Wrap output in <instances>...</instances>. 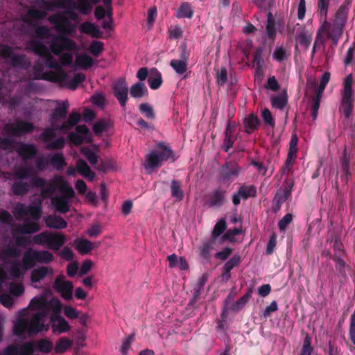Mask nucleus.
<instances>
[{
  "mask_svg": "<svg viewBox=\"0 0 355 355\" xmlns=\"http://www.w3.org/2000/svg\"><path fill=\"white\" fill-rule=\"evenodd\" d=\"M48 21L54 26L58 32L53 41H50L52 53L59 56L64 66H71L73 63V53L77 50L76 43L69 37L73 36L77 31L76 24L73 23L66 15L58 12L48 17Z\"/></svg>",
  "mask_w": 355,
  "mask_h": 355,
  "instance_id": "obj_1",
  "label": "nucleus"
},
{
  "mask_svg": "<svg viewBox=\"0 0 355 355\" xmlns=\"http://www.w3.org/2000/svg\"><path fill=\"white\" fill-rule=\"evenodd\" d=\"M66 241L67 236L59 232L44 231L34 235L32 239L30 236H18L15 239V245L9 243L0 250V260L3 263H8L9 259L19 258L21 255V250L19 248H26L32 243L44 245L48 249L56 252Z\"/></svg>",
  "mask_w": 355,
  "mask_h": 355,
  "instance_id": "obj_2",
  "label": "nucleus"
},
{
  "mask_svg": "<svg viewBox=\"0 0 355 355\" xmlns=\"http://www.w3.org/2000/svg\"><path fill=\"white\" fill-rule=\"evenodd\" d=\"M81 116L76 111H73L69 116L67 120L60 125L55 128H46L40 135L39 139L45 144L47 150H62L65 145L66 141L63 137H56L55 130H58L62 132H67L71 130L80 121Z\"/></svg>",
  "mask_w": 355,
  "mask_h": 355,
  "instance_id": "obj_3",
  "label": "nucleus"
},
{
  "mask_svg": "<svg viewBox=\"0 0 355 355\" xmlns=\"http://www.w3.org/2000/svg\"><path fill=\"white\" fill-rule=\"evenodd\" d=\"M41 5L48 11H53L56 8L76 9L83 15H88L92 9V6L87 0H41Z\"/></svg>",
  "mask_w": 355,
  "mask_h": 355,
  "instance_id": "obj_4",
  "label": "nucleus"
},
{
  "mask_svg": "<svg viewBox=\"0 0 355 355\" xmlns=\"http://www.w3.org/2000/svg\"><path fill=\"white\" fill-rule=\"evenodd\" d=\"M353 76H347L343 82V89L341 92V100L339 110L343 112L345 119L343 123L352 121L351 116L354 111V92L352 89Z\"/></svg>",
  "mask_w": 355,
  "mask_h": 355,
  "instance_id": "obj_5",
  "label": "nucleus"
},
{
  "mask_svg": "<svg viewBox=\"0 0 355 355\" xmlns=\"http://www.w3.org/2000/svg\"><path fill=\"white\" fill-rule=\"evenodd\" d=\"M157 152H152L148 154L146 157L145 168L153 169L159 168L164 162L168 159H172L173 162L175 160L174 153L173 150L166 145L164 142H159L157 144Z\"/></svg>",
  "mask_w": 355,
  "mask_h": 355,
  "instance_id": "obj_6",
  "label": "nucleus"
},
{
  "mask_svg": "<svg viewBox=\"0 0 355 355\" xmlns=\"http://www.w3.org/2000/svg\"><path fill=\"white\" fill-rule=\"evenodd\" d=\"M28 49L32 51L35 55L44 58V64L46 67L53 69H62L61 65H63L61 61H58L53 55L52 51L49 46H47L43 42L38 40H31L28 43Z\"/></svg>",
  "mask_w": 355,
  "mask_h": 355,
  "instance_id": "obj_7",
  "label": "nucleus"
},
{
  "mask_svg": "<svg viewBox=\"0 0 355 355\" xmlns=\"http://www.w3.org/2000/svg\"><path fill=\"white\" fill-rule=\"evenodd\" d=\"M33 130L34 125L32 123L17 119L15 123L6 124L3 132L10 137V136L20 137L26 134L32 132Z\"/></svg>",
  "mask_w": 355,
  "mask_h": 355,
  "instance_id": "obj_8",
  "label": "nucleus"
},
{
  "mask_svg": "<svg viewBox=\"0 0 355 355\" xmlns=\"http://www.w3.org/2000/svg\"><path fill=\"white\" fill-rule=\"evenodd\" d=\"M12 213L17 220H21L28 215L35 220H39L42 210L40 206L28 205L26 207L23 203L18 202L14 207Z\"/></svg>",
  "mask_w": 355,
  "mask_h": 355,
  "instance_id": "obj_9",
  "label": "nucleus"
},
{
  "mask_svg": "<svg viewBox=\"0 0 355 355\" xmlns=\"http://www.w3.org/2000/svg\"><path fill=\"white\" fill-rule=\"evenodd\" d=\"M284 27V19H277L276 21L272 13L269 12L267 14V24L266 26V37L268 40L273 44L277 37V30L282 32V29Z\"/></svg>",
  "mask_w": 355,
  "mask_h": 355,
  "instance_id": "obj_10",
  "label": "nucleus"
},
{
  "mask_svg": "<svg viewBox=\"0 0 355 355\" xmlns=\"http://www.w3.org/2000/svg\"><path fill=\"white\" fill-rule=\"evenodd\" d=\"M241 167L235 161L226 162L220 169V178L224 182H232L238 178Z\"/></svg>",
  "mask_w": 355,
  "mask_h": 355,
  "instance_id": "obj_11",
  "label": "nucleus"
},
{
  "mask_svg": "<svg viewBox=\"0 0 355 355\" xmlns=\"http://www.w3.org/2000/svg\"><path fill=\"white\" fill-rule=\"evenodd\" d=\"M114 96L121 107H125L128 99V86L125 78H120L112 85Z\"/></svg>",
  "mask_w": 355,
  "mask_h": 355,
  "instance_id": "obj_12",
  "label": "nucleus"
},
{
  "mask_svg": "<svg viewBox=\"0 0 355 355\" xmlns=\"http://www.w3.org/2000/svg\"><path fill=\"white\" fill-rule=\"evenodd\" d=\"M35 344L28 341L21 345L11 344L8 345L2 352V355H33L35 350Z\"/></svg>",
  "mask_w": 355,
  "mask_h": 355,
  "instance_id": "obj_13",
  "label": "nucleus"
},
{
  "mask_svg": "<svg viewBox=\"0 0 355 355\" xmlns=\"http://www.w3.org/2000/svg\"><path fill=\"white\" fill-rule=\"evenodd\" d=\"M257 196V189L254 185H241L236 192L232 195V203L234 206H238L241 203V200H246L249 198H254Z\"/></svg>",
  "mask_w": 355,
  "mask_h": 355,
  "instance_id": "obj_14",
  "label": "nucleus"
},
{
  "mask_svg": "<svg viewBox=\"0 0 355 355\" xmlns=\"http://www.w3.org/2000/svg\"><path fill=\"white\" fill-rule=\"evenodd\" d=\"M54 288L60 293L61 297L65 300L72 298L73 286L69 281H65L62 276H58L54 282Z\"/></svg>",
  "mask_w": 355,
  "mask_h": 355,
  "instance_id": "obj_15",
  "label": "nucleus"
},
{
  "mask_svg": "<svg viewBox=\"0 0 355 355\" xmlns=\"http://www.w3.org/2000/svg\"><path fill=\"white\" fill-rule=\"evenodd\" d=\"M16 152L22 160L28 161L36 157L38 148L34 144L19 142L17 144Z\"/></svg>",
  "mask_w": 355,
  "mask_h": 355,
  "instance_id": "obj_16",
  "label": "nucleus"
},
{
  "mask_svg": "<svg viewBox=\"0 0 355 355\" xmlns=\"http://www.w3.org/2000/svg\"><path fill=\"white\" fill-rule=\"evenodd\" d=\"M227 192L222 189H216L210 192L205 201L209 207H221L226 202Z\"/></svg>",
  "mask_w": 355,
  "mask_h": 355,
  "instance_id": "obj_17",
  "label": "nucleus"
},
{
  "mask_svg": "<svg viewBox=\"0 0 355 355\" xmlns=\"http://www.w3.org/2000/svg\"><path fill=\"white\" fill-rule=\"evenodd\" d=\"M58 72L49 71L44 72L40 76L35 77V80H44L52 83H62L67 80V75L63 69H57Z\"/></svg>",
  "mask_w": 355,
  "mask_h": 355,
  "instance_id": "obj_18",
  "label": "nucleus"
},
{
  "mask_svg": "<svg viewBox=\"0 0 355 355\" xmlns=\"http://www.w3.org/2000/svg\"><path fill=\"white\" fill-rule=\"evenodd\" d=\"M44 317V313L38 312L35 313L30 320H28V331L30 334H37L43 330L44 324L42 320Z\"/></svg>",
  "mask_w": 355,
  "mask_h": 355,
  "instance_id": "obj_19",
  "label": "nucleus"
},
{
  "mask_svg": "<svg viewBox=\"0 0 355 355\" xmlns=\"http://www.w3.org/2000/svg\"><path fill=\"white\" fill-rule=\"evenodd\" d=\"M101 243H95L93 244L90 241L85 239L77 238L73 241V245L76 250L80 254H89L94 248H98Z\"/></svg>",
  "mask_w": 355,
  "mask_h": 355,
  "instance_id": "obj_20",
  "label": "nucleus"
},
{
  "mask_svg": "<svg viewBox=\"0 0 355 355\" xmlns=\"http://www.w3.org/2000/svg\"><path fill=\"white\" fill-rule=\"evenodd\" d=\"M64 178L62 176L55 175L49 180L46 186H45L41 191V194L44 198H46L50 195H53L56 189H60L63 182Z\"/></svg>",
  "mask_w": 355,
  "mask_h": 355,
  "instance_id": "obj_21",
  "label": "nucleus"
},
{
  "mask_svg": "<svg viewBox=\"0 0 355 355\" xmlns=\"http://www.w3.org/2000/svg\"><path fill=\"white\" fill-rule=\"evenodd\" d=\"M261 124V121L258 116L254 113H251L246 116L243 119L244 131L247 134H251L258 130Z\"/></svg>",
  "mask_w": 355,
  "mask_h": 355,
  "instance_id": "obj_22",
  "label": "nucleus"
},
{
  "mask_svg": "<svg viewBox=\"0 0 355 355\" xmlns=\"http://www.w3.org/2000/svg\"><path fill=\"white\" fill-rule=\"evenodd\" d=\"M37 263V250L31 248L27 250L21 259L22 267L25 270L34 268Z\"/></svg>",
  "mask_w": 355,
  "mask_h": 355,
  "instance_id": "obj_23",
  "label": "nucleus"
},
{
  "mask_svg": "<svg viewBox=\"0 0 355 355\" xmlns=\"http://www.w3.org/2000/svg\"><path fill=\"white\" fill-rule=\"evenodd\" d=\"M46 225L49 228L62 230L67 227V223L65 220L57 215H49L44 218Z\"/></svg>",
  "mask_w": 355,
  "mask_h": 355,
  "instance_id": "obj_24",
  "label": "nucleus"
},
{
  "mask_svg": "<svg viewBox=\"0 0 355 355\" xmlns=\"http://www.w3.org/2000/svg\"><path fill=\"white\" fill-rule=\"evenodd\" d=\"M76 167L77 171L84 178L90 181L94 179L96 173L90 168L85 160L78 159L76 161Z\"/></svg>",
  "mask_w": 355,
  "mask_h": 355,
  "instance_id": "obj_25",
  "label": "nucleus"
},
{
  "mask_svg": "<svg viewBox=\"0 0 355 355\" xmlns=\"http://www.w3.org/2000/svg\"><path fill=\"white\" fill-rule=\"evenodd\" d=\"M52 273L53 269L51 268L42 266L31 271V280L33 283H37L46 277L49 274Z\"/></svg>",
  "mask_w": 355,
  "mask_h": 355,
  "instance_id": "obj_26",
  "label": "nucleus"
},
{
  "mask_svg": "<svg viewBox=\"0 0 355 355\" xmlns=\"http://www.w3.org/2000/svg\"><path fill=\"white\" fill-rule=\"evenodd\" d=\"M215 242L216 241L211 238L202 241V244L198 248L199 256L202 259L208 260L211 257V252L214 249Z\"/></svg>",
  "mask_w": 355,
  "mask_h": 355,
  "instance_id": "obj_27",
  "label": "nucleus"
},
{
  "mask_svg": "<svg viewBox=\"0 0 355 355\" xmlns=\"http://www.w3.org/2000/svg\"><path fill=\"white\" fill-rule=\"evenodd\" d=\"M130 94L135 98H141L148 96V90L142 82H137L130 87Z\"/></svg>",
  "mask_w": 355,
  "mask_h": 355,
  "instance_id": "obj_28",
  "label": "nucleus"
},
{
  "mask_svg": "<svg viewBox=\"0 0 355 355\" xmlns=\"http://www.w3.org/2000/svg\"><path fill=\"white\" fill-rule=\"evenodd\" d=\"M148 84L152 89H159L162 84V73L155 68L150 69V76L148 78Z\"/></svg>",
  "mask_w": 355,
  "mask_h": 355,
  "instance_id": "obj_29",
  "label": "nucleus"
},
{
  "mask_svg": "<svg viewBox=\"0 0 355 355\" xmlns=\"http://www.w3.org/2000/svg\"><path fill=\"white\" fill-rule=\"evenodd\" d=\"M35 174V169L31 166H21L14 171L15 178L19 180L31 178Z\"/></svg>",
  "mask_w": 355,
  "mask_h": 355,
  "instance_id": "obj_30",
  "label": "nucleus"
},
{
  "mask_svg": "<svg viewBox=\"0 0 355 355\" xmlns=\"http://www.w3.org/2000/svg\"><path fill=\"white\" fill-rule=\"evenodd\" d=\"M52 205L55 210L60 214H66L69 211L70 205L69 200L64 197L55 196L51 200Z\"/></svg>",
  "mask_w": 355,
  "mask_h": 355,
  "instance_id": "obj_31",
  "label": "nucleus"
},
{
  "mask_svg": "<svg viewBox=\"0 0 355 355\" xmlns=\"http://www.w3.org/2000/svg\"><path fill=\"white\" fill-rule=\"evenodd\" d=\"M171 197L175 198V200L180 202L184 197L182 189V183L178 180H172L171 182Z\"/></svg>",
  "mask_w": 355,
  "mask_h": 355,
  "instance_id": "obj_32",
  "label": "nucleus"
},
{
  "mask_svg": "<svg viewBox=\"0 0 355 355\" xmlns=\"http://www.w3.org/2000/svg\"><path fill=\"white\" fill-rule=\"evenodd\" d=\"M80 31L82 33L89 34L94 38H100L102 34L96 25L89 21L84 22L80 25Z\"/></svg>",
  "mask_w": 355,
  "mask_h": 355,
  "instance_id": "obj_33",
  "label": "nucleus"
},
{
  "mask_svg": "<svg viewBox=\"0 0 355 355\" xmlns=\"http://www.w3.org/2000/svg\"><path fill=\"white\" fill-rule=\"evenodd\" d=\"M69 110L68 101L62 103L61 106L57 107L54 109L51 114V119L52 121H58L65 119Z\"/></svg>",
  "mask_w": 355,
  "mask_h": 355,
  "instance_id": "obj_34",
  "label": "nucleus"
},
{
  "mask_svg": "<svg viewBox=\"0 0 355 355\" xmlns=\"http://www.w3.org/2000/svg\"><path fill=\"white\" fill-rule=\"evenodd\" d=\"M48 158H49L50 165L58 171L62 170L67 165L62 153L49 154Z\"/></svg>",
  "mask_w": 355,
  "mask_h": 355,
  "instance_id": "obj_35",
  "label": "nucleus"
},
{
  "mask_svg": "<svg viewBox=\"0 0 355 355\" xmlns=\"http://www.w3.org/2000/svg\"><path fill=\"white\" fill-rule=\"evenodd\" d=\"M10 64L13 67L27 69L31 67V62L25 55L14 54L10 58Z\"/></svg>",
  "mask_w": 355,
  "mask_h": 355,
  "instance_id": "obj_36",
  "label": "nucleus"
},
{
  "mask_svg": "<svg viewBox=\"0 0 355 355\" xmlns=\"http://www.w3.org/2000/svg\"><path fill=\"white\" fill-rule=\"evenodd\" d=\"M30 190V184L27 182L18 180L14 182L11 187V191L14 195L23 196L28 193Z\"/></svg>",
  "mask_w": 355,
  "mask_h": 355,
  "instance_id": "obj_37",
  "label": "nucleus"
},
{
  "mask_svg": "<svg viewBox=\"0 0 355 355\" xmlns=\"http://www.w3.org/2000/svg\"><path fill=\"white\" fill-rule=\"evenodd\" d=\"M345 257H340V254L331 256V259L335 262V267L338 277H346L347 264L344 260Z\"/></svg>",
  "mask_w": 355,
  "mask_h": 355,
  "instance_id": "obj_38",
  "label": "nucleus"
},
{
  "mask_svg": "<svg viewBox=\"0 0 355 355\" xmlns=\"http://www.w3.org/2000/svg\"><path fill=\"white\" fill-rule=\"evenodd\" d=\"M46 11L37 10L36 8H30L27 10L25 20L28 23H31L34 21L42 20L46 17Z\"/></svg>",
  "mask_w": 355,
  "mask_h": 355,
  "instance_id": "obj_39",
  "label": "nucleus"
},
{
  "mask_svg": "<svg viewBox=\"0 0 355 355\" xmlns=\"http://www.w3.org/2000/svg\"><path fill=\"white\" fill-rule=\"evenodd\" d=\"M252 293L253 289L252 288H248L246 293L233 304L231 309L236 312L239 311L251 298Z\"/></svg>",
  "mask_w": 355,
  "mask_h": 355,
  "instance_id": "obj_40",
  "label": "nucleus"
},
{
  "mask_svg": "<svg viewBox=\"0 0 355 355\" xmlns=\"http://www.w3.org/2000/svg\"><path fill=\"white\" fill-rule=\"evenodd\" d=\"M113 127V122L111 120L100 119L95 122L92 129L96 135H100L103 132Z\"/></svg>",
  "mask_w": 355,
  "mask_h": 355,
  "instance_id": "obj_41",
  "label": "nucleus"
},
{
  "mask_svg": "<svg viewBox=\"0 0 355 355\" xmlns=\"http://www.w3.org/2000/svg\"><path fill=\"white\" fill-rule=\"evenodd\" d=\"M35 35L37 37L44 40L51 38V41H53L55 40V37L57 35H54L51 32V30L49 27L46 26H40L35 29Z\"/></svg>",
  "mask_w": 355,
  "mask_h": 355,
  "instance_id": "obj_42",
  "label": "nucleus"
},
{
  "mask_svg": "<svg viewBox=\"0 0 355 355\" xmlns=\"http://www.w3.org/2000/svg\"><path fill=\"white\" fill-rule=\"evenodd\" d=\"M290 52L286 51L283 46L276 47L272 53V58L278 62L288 60Z\"/></svg>",
  "mask_w": 355,
  "mask_h": 355,
  "instance_id": "obj_43",
  "label": "nucleus"
},
{
  "mask_svg": "<svg viewBox=\"0 0 355 355\" xmlns=\"http://www.w3.org/2000/svg\"><path fill=\"white\" fill-rule=\"evenodd\" d=\"M28 331V320L19 318L15 323L13 327V334L15 336H21Z\"/></svg>",
  "mask_w": 355,
  "mask_h": 355,
  "instance_id": "obj_44",
  "label": "nucleus"
},
{
  "mask_svg": "<svg viewBox=\"0 0 355 355\" xmlns=\"http://www.w3.org/2000/svg\"><path fill=\"white\" fill-rule=\"evenodd\" d=\"M76 64L83 69H89L93 65L94 60L87 54H79L76 58Z\"/></svg>",
  "mask_w": 355,
  "mask_h": 355,
  "instance_id": "obj_45",
  "label": "nucleus"
},
{
  "mask_svg": "<svg viewBox=\"0 0 355 355\" xmlns=\"http://www.w3.org/2000/svg\"><path fill=\"white\" fill-rule=\"evenodd\" d=\"M227 229V223L225 218H220L214 225L211 232V239L216 241L218 237Z\"/></svg>",
  "mask_w": 355,
  "mask_h": 355,
  "instance_id": "obj_46",
  "label": "nucleus"
},
{
  "mask_svg": "<svg viewBox=\"0 0 355 355\" xmlns=\"http://www.w3.org/2000/svg\"><path fill=\"white\" fill-rule=\"evenodd\" d=\"M348 12V8L340 6L336 12L334 23L345 26L347 19Z\"/></svg>",
  "mask_w": 355,
  "mask_h": 355,
  "instance_id": "obj_47",
  "label": "nucleus"
},
{
  "mask_svg": "<svg viewBox=\"0 0 355 355\" xmlns=\"http://www.w3.org/2000/svg\"><path fill=\"white\" fill-rule=\"evenodd\" d=\"M72 345V342L68 338H60L55 344V352L58 354L64 353Z\"/></svg>",
  "mask_w": 355,
  "mask_h": 355,
  "instance_id": "obj_48",
  "label": "nucleus"
},
{
  "mask_svg": "<svg viewBox=\"0 0 355 355\" xmlns=\"http://www.w3.org/2000/svg\"><path fill=\"white\" fill-rule=\"evenodd\" d=\"M330 0H318L317 11L320 18L326 21L327 19L328 10Z\"/></svg>",
  "mask_w": 355,
  "mask_h": 355,
  "instance_id": "obj_49",
  "label": "nucleus"
},
{
  "mask_svg": "<svg viewBox=\"0 0 355 355\" xmlns=\"http://www.w3.org/2000/svg\"><path fill=\"white\" fill-rule=\"evenodd\" d=\"M8 263H10V275L14 279H19L23 276V272L21 271V263L17 261L14 260L12 262L9 261Z\"/></svg>",
  "mask_w": 355,
  "mask_h": 355,
  "instance_id": "obj_50",
  "label": "nucleus"
},
{
  "mask_svg": "<svg viewBox=\"0 0 355 355\" xmlns=\"http://www.w3.org/2000/svg\"><path fill=\"white\" fill-rule=\"evenodd\" d=\"M170 66L179 75L184 74L187 70V62L178 59L171 60Z\"/></svg>",
  "mask_w": 355,
  "mask_h": 355,
  "instance_id": "obj_51",
  "label": "nucleus"
},
{
  "mask_svg": "<svg viewBox=\"0 0 355 355\" xmlns=\"http://www.w3.org/2000/svg\"><path fill=\"white\" fill-rule=\"evenodd\" d=\"M193 12L191 8V6L189 3L184 2L182 3L179 8L176 17L178 18H191L193 17Z\"/></svg>",
  "mask_w": 355,
  "mask_h": 355,
  "instance_id": "obj_52",
  "label": "nucleus"
},
{
  "mask_svg": "<svg viewBox=\"0 0 355 355\" xmlns=\"http://www.w3.org/2000/svg\"><path fill=\"white\" fill-rule=\"evenodd\" d=\"M37 263H49L54 259L53 254L48 250H37Z\"/></svg>",
  "mask_w": 355,
  "mask_h": 355,
  "instance_id": "obj_53",
  "label": "nucleus"
},
{
  "mask_svg": "<svg viewBox=\"0 0 355 355\" xmlns=\"http://www.w3.org/2000/svg\"><path fill=\"white\" fill-rule=\"evenodd\" d=\"M80 153L85 157L89 164L92 166L96 165L98 163V156L96 154L88 147H82Z\"/></svg>",
  "mask_w": 355,
  "mask_h": 355,
  "instance_id": "obj_54",
  "label": "nucleus"
},
{
  "mask_svg": "<svg viewBox=\"0 0 355 355\" xmlns=\"http://www.w3.org/2000/svg\"><path fill=\"white\" fill-rule=\"evenodd\" d=\"M312 338L306 334L304 336L302 347L300 352V355H311L313 347L311 346Z\"/></svg>",
  "mask_w": 355,
  "mask_h": 355,
  "instance_id": "obj_55",
  "label": "nucleus"
},
{
  "mask_svg": "<svg viewBox=\"0 0 355 355\" xmlns=\"http://www.w3.org/2000/svg\"><path fill=\"white\" fill-rule=\"evenodd\" d=\"M35 344L40 352L45 354L49 353L53 348V343L46 338H42Z\"/></svg>",
  "mask_w": 355,
  "mask_h": 355,
  "instance_id": "obj_56",
  "label": "nucleus"
},
{
  "mask_svg": "<svg viewBox=\"0 0 355 355\" xmlns=\"http://www.w3.org/2000/svg\"><path fill=\"white\" fill-rule=\"evenodd\" d=\"M60 191L62 193V196H60V197H64L67 200L75 197L73 189L70 187L64 180L60 187Z\"/></svg>",
  "mask_w": 355,
  "mask_h": 355,
  "instance_id": "obj_57",
  "label": "nucleus"
},
{
  "mask_svg": "<svg viewBox=\"0 0 355 355\" xmlns=\"http://www.w3.org/2000/svg\"><path fill=\"white\" fill-rule=\"evenodd\" d=\"M40 230V226L38 223L35 222H31L25 223L19 227V232L24 234H30L35 233Z\"/></svg>",
  "mask_w": 355,
  "mask_h": 355,
  "instance_id": "obj_58",
  "label": "nucleus"
},
{
  "mask_svg": "<svg viewBox=\"0 0 355 355\" xmlns=\"http://www.w3.org/2000/svg\"><path fill=\"white\" fill-rule=\"evenodd\" d=\"M104 50L103 42L98 40H94L91 42L89 51L94 57H98Z\"/></svg>",
  "mask_w": 355,
  "mask_h": 355,
  "instance_id": "obj_59",
  "label": "nucleus"
},
{
  "mask_svg": "<svg viewBox=\"0 0 355 355\" xmlns=\"http://www.w3.org/2000/svg\"><path fill=\"white\" fill-rule=\"evenodd\" d=\"M263 49L261 47L257 48L253 55V63L256 64V73H259L264 63L262 58Z\"/></svg>",
  "mask_w": 355,
  "mask_h": 355,
  "instance_id": "obj_60",
  "label": "nucleus"
},
{
  "mask_svg": "<svg viewBox=\"0 0 355 355\" xmlns=\"http://www.w3.org/2000/svg\"><path fill=\"white\" fill-rule=\"evenodd\" d=\"M139 111L143 114L147 119H154L155 118V114L152 106L147 103H143L139 105Z\"/></svg>",
  "mask_w": 355,
  "mask_h": 355,
  "instance_id": "obj_61",
  "label": "nucleus"
},
{
  "mask_svg": "<svg viewBox=\"0 0 355 355\" xmlns=\"http://www.w3.org/2000/svg\"><path fill=\"white\" fill-rule=\"evenodd\" d=\"M288 101L286 96L278 95L271 99V104L273 107L279 110H283L287 105Z\"/></svg>",
  "mask_w": 355,
  "mask_h": 355,
  "instance_id": "obj_62",
  "label": "nucleus"
},
{
  "mask_svg": "<svg viewBox=\"0 0 355 355\" xmlns=\"http://www.w3.org/2000/svg\"><path fill=\"white\" fill-rule=\"evenodd\" d=\"M85 80V74L82 73H77L74 75L73 78L69 82L68 87L72 90H75L78 85L83 83Z\"/></svg>",
  "mask_w": 355,
  "mask_h": 355,
  "instance_id": "obj_63",
  "label": "nucleus"
},
{
  "mask_svg": "<svg viewBox=\"0 0 355 355\" xmlns=\"http://www.w3.org/2000/svg\"><path fill=\"white\" fill-rule=\"evenodd\" d=\"M30 187H32L33 188H40L42 190L43 188L46 186L47 182L46 180L38 175H33L30 180Z\"/></svg>",
  "mask_w": 355,
  "mask_h": 355,
  "instance_id": "obj_64",
  "label": "nucleus"
}]
</instances>
